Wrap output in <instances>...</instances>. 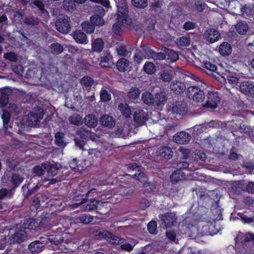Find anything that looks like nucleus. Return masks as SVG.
I'll return each mask as SVG.
<instances>
[{"label": "nucleus", "mask_w": 254, "mask_h": 254, "mask_svg": "<svg viewBox=\"0 0 254 254\" xmlns=\"http://www.w3.org/2000/svg\"><path fill=\"white\" fill-rule=\"evenodd\" d=\"M208 88V84L203 80L190 84L187 88V96L196 103L204 101Z\"/></svg>", "instance_id": "1"}, {"label": "nucleus", "mask_w": 254, "mask_h": 254, "mask_svg": "<svg viewBox=\"0 0 254 254\" xmlns=\"http://www.w3.org/2000/svg\"><path fill=\"white\" fill-rule=\"evenodd\" d=\"M51 230L55 235L50 236L48 238V240L51 244L55 245H59L61 244L63 241L61 234H64L67 230L66 228L63 227L61 224H58V225L53 226Z\"/></svg>", "instance_id": "2"}, {"label": "nucleus", "mask_w": 254, "mask_h": 254, "mask_svg": "<svg viewBox=\"0 0 254 254\" xmlns=\"http://www.w3.org/2000/svg\"><path fill=\"white\" fill-rule=\"evenodd\" d=\"M206 93L207 100L204 104H202V107L208 109H215L220 101L219 94L217 92L208 90H207Z\"/></svg>", "instance_id": "3"}, {"label": "nucleus", "mask_w": 254, "mask_h": 254, "mask_svg": "<svg viewBox=\"0 0 254 254\" xmlns=\"http://www.w3.org/2000/svg\"><path fill=\"white\" fill-rule=\"evenodd\" d=\"M140 168L141 166L136 163H129L127 165L128 172L132 173L134 171H137V173L135 172L134 174L129 175V176H131L133 178L135 179L142 184L145 185L147 182L148 177L143 172L140 170Z\"/></svg>", "instance_id": "4"}, {"label": "nucleus", "mask_w": 254, "mask_h": 254, "mask_svg": "<svg viewBox=\"0 0 254 254\" xmlns=\"http://www.w3.org/2000/svg\"><path fill=\"white\" fill-rule=\"evenodd\" d=\"M247 127L244 125L243 122L241 120H232L229 123L228 125V127L231 130L233 135L236 136L235 137L236 139L241 137V136L237 133L239 132L242 134L243 133H245Z\"/></svg>", "instance_id": "5"}, {"label": "nucleus", "mask_w": 254, "mask_h": 254, "mask_svg": "<svg viewBox=\"0 0 254 254\" xmlns=\"http://www.w3.org/2000/svg\"><path fill=\"white\" fill-rule=\"evenodd\" d=\"M162 224L166 228H170L175 226L177 223V216L174 212H167L160 216Z\"/></svg>", "instance_id": "6"}, {"label": "nucleus", "mask_w": 254, "mask_h": 254, "mask_svg": "<svg viewBox=\"0 0 254 254\" xmlns=\"http://www.w3.org/2000/svg\"><path fill=\"white\" fill-rule=\"evenodd\" d=\"M56 27L60 32L68 33L71 29L70 19L68 17L59 19L56 22Z\"/></svg>", "instance_id": "7"}, {"label": "nucleus", "mask_w": 254, "mask_h": 254, "mask_svg": "<svg viewBox=\"0 0 254 254\" xmlns=\"http://www.w3.org/2000/svg\"><path fill=\"white\" fill-rule=\"evenodd\" d=\"M128 13L127 5L126 4L122 3V6H119L118 8L117 19L118 22L127 24V20L128 19Z\"/></svg>", "instance_id": "8"}, {"label": "nucleus", "mask_w": 254, "mask_h": 254, "mask_svg": "<svg viewBox=\"0 0 254 254\" xmlns=\"http://www.w3.org/2000/svg\"><path fill=\"white\" fill-rule=\"evenodd\" d=\"M90 192V190H88L87 192H83L78 190L73 192L71 195L72 198L73 200L76 202L73 205H75L76 207L82 203H85L86 200H87V197Z\"/></svg>", "instance_id": "9"}, {"label": "nucleus", "mask_w": 254, "mask_h": 254, "mask_svg": "<svg viewBox=\"0 0 254 254\" xmlns=\"http://www.w3.org/2000/svg\"><path fill=\"white\" fill-rule=\"evenodd\" d=\"M190 139V135L188 132L183 131L177 132L173 136V141L181 144L188 143Z\"/></svg>", "instance_id": "10"}, {"label": "nucleus", "mask_w": 254, "mask_h": 254, "mask_svg": "<svg viewBox=\"0 0 254 254\" xmlns=\"http://www.w3.org/2000/svg\"><path fill=\"white\" fill-rule=\"evenodd\" d=\"M240 91L247 95H251L254 91V82L251 81H244L239 85Z\"/></svg>", "instance_id": "11"}, {"label": "nucleus", "mask_w": 254, "mask_h": 254, "mask_svg": "<svg viewBox=\"0 0 254 254\" xmlns=\"http://www.w3.org/2000/svg\"><path fill=\"white\" fill-rule=\"evenodd\" d=\"M10 117L11 115L8 110H4L3 111L1 118L3 122V127L5 130V134L6 135H9L11 133L10 131L7 130L8 128L12 127L11 125L12 123H9Z\"/></svg>", "instance_id": "12"}, {"label": "nucleus", "mask_w": 254, "mask_h": 254, "mask_svg": "<svg viewBox=\"0 0 254 254\" xmlns=\"http://www.w3.org/2000/svg\"><path fill=\"white\" fill-rule=\"evenodd\" d=\"M42 166L47 171L48 176L54 177L56 176L60 170V165L59 163H45Z\"/></svg>", "instance_id": "13"}, {"label": "nucleus", "mask_w": 254, "mask_h": 254, "mask_svg": "<svg viewBox=\"0 0 254 254\" xmlns=\"http://www.w3.org/2000/svg\"><path fill=\"white\" fill-rule=\"evenodd\" d=\"M71 35L78 44H86L88 42L87 35L81 30H76Z\"/></svg>", "instance_id": "14"}, {"label": "nucleus", "mask_w": 254, "mask_h": 254, "mask_svg": "<svg viewBox=\"0 0 254 254\" xmlns=\"http://www.w3.org/2000/svg\"><path fill=\"white\" fill-rule=\"evenodd\" d=\"M133 119L137 124L143 125L148 120V114L142 110H138L134 112Z\"/></svg>", "instance_id": "15"}, {"label": "nucleus", "mask_w": 254, "mask_h": 254, "mask_svg": "<svg viewBox=\"0 0 254 254\" xmlns=\"http://www.w3.org/2000/svg\"><path fill=\"white\" fill-rule=\"evenodd\" d=\"M188 111L187 105L184 102L177 101L173 104L172 111L179 115H185Z\"/></svg>", "instance_id": "16"}, {"label": "nucleus", "mask_w": 254, "mask_h": 254, "mask_svg": "<svg viewBox=\"0 0 254 254\" xmlns=\"http://www.w3.org/2000/svg\"><path fill=\"white\" fill-rule=\"evenodd\" d=\"M172 91L176 94H181L187 91V87L184 82L181 81H173L171 85Z\"/></svg>", "instance_id": "17"}, {"label": "nucleus", "mask_w": 254, "mask_h": 254, "mask_svg": "<svg viewBox=\"0 0 254 254\" xmlns=\"http://www.w3.org/2000/svg\"><path fill=\"white\" fill-rule=\"evenodd\" d=\"M27 233L25 230L20 229L17 231L10 238V241L13 243H20L27 237Z\"/></svg>", "instance_id": "18"}, {"label": "nucleus", "mask_w": 254, "mask_h": 254, "mask_svg": "<svg viewBox=\"0 0 254 254\" xmlns=\"http://www.w3.org/2000/svg\"><path fill=\"white\" fill-rule=\"evenodd\" d=\"M157 153L158 156L167 160L171 158L173 155V152L172 149L170 147L166 146H163L161 148H158Z\"/></svg>", "instance_id": "19"}, {"label": "nucleus", "mask_w": 254, "mask_h": 254, "mask_svg": "<svg viewBox=\"0 0 254 254\" xmlns=\"http://www.w3.org/2000/svg\"><path fill=\"white\" fill-rule=\"evenodd\" d=\"M186 174L181 169H176L170 176V179L173 184L184 180L186 179Z\"/></svg>", "instance_id": "20"}, {"label": "nucleus", "mask_w": 254, "mask_h": 254, "mask_svg": "<svg viewBox=\"0 0 254 254\" xmlns=\"http://www.w3.org/2000/svg\"><path fill=\"white\" fill-rule=\"evenodd\" d=\"M84 121L85 125L92 128L97 126L98 120L95 115L89 114L85 117Z\"/></svg>", "instance_id": "21"}, {"label": "nucleus", "mask_w": 254, "mask_h": 254, "mask_svg": "<svg viewBox=\"0 0 254 254\" xmlns=\"http://www.w3.org/2000/svg\"><path fill=\"white\" fill-rule=\"evenodd\" d=\"M220 37V35L217 30L210 29L207 30L206 40L210 43H213L217 41Z\"/></svg>", "instance_id": "22"}, {"label": "nucleus", "mask_w": 254, "mask_h": 254, "mask_svg": "<svg viewBox=\"0 0 254 254\" xmlns=\"http://www.w3.org/2000/svg\"><path fill=\"white\" fill-rule=\"evenodd\" d=\"M232 51L231 45L228 42H224L222 43L218 49V52L222 56H229Z\"/></svg>", "instance_id": "23"}, {"label": "nucleus", "mask_w": 254, "mask_h": 254, "mask_svg": "<svg viewBox=\"0 0 254 254\" xmlns=\"http://www.w3.org/2000/svg\"><path fill=\"white\" fill-rule=\"evenodd\" d=\"M113 57L110 53L104 52V55L101 58L100 65L103 67H109L111 66Z\"/></svg>", "instance_id": "24"}, {"label": "nucleus", "mask_w": 254, "mask_h": 254, "mask_svg": "<svg viewBox=\"0 0 254 254\" xmlns=\"http://www.w3.org/2000/svg\"><path fill=\"white\" fill-rule=\"evenodd\" d=\"M43 244L39 241H35L31 243L28 246V251L32 254H37L42 251Z\"/></svg>", "instance_id": "25"}, {"label": "nucleus", "mask_w": 254, "mask_h": 254, "mask_svg": "<svg viewBox=\"0 0 254 254\" xmlns=\"http://www.w3.org/2000/svg\"><path fill=\"white\" fill-rule=\"evenodd\" d=\"M7 90V87L0 88V106L1 107H5L8 103L9 94Z\"/></svg>", "instance_id": "26"}, {"label": "nucleus", "mask_w": 254, "mask_h": 254, "mask_svg": "<svg viewBox=\"0 0 254 254\" xmlns=\"http://www.w3.org/2000/svg\"><path fill=\"white\" fill-rule=\"evenodd\" d=\"M129 65V62L128 60L121 58L117 63L116 67L120 72H125L128 70Z\"/></svg>", "instance_id": "27"}, {"label": "nucleus", "mask_w": 254, "mask_h": 254, "mask_svg": "<svg viewBox=\"0 0 254 254\" xmlns=\"http://www.w3.org/2000/svg\"><path fill=\"white\" fill-rule=\"evenodd\" d=\"M164 51L166 52V59L169 63L175 62L178 60L179 55L177 52L165 47H164Z\"/></svg>", "instance_id": "28"}, {"label": "nucleus", "mask_w": 254, "mask_h": 254, "mask_svg": "<svg viewBox=\"0 0 254 254\" xmlns=\"http://www.w3.org/2000/svg\"><path fill=\"white\" fill-rule=\"evenodd\" d=\"M100 122L102 126L108 128H111L115 125L113 117L108 115L102 116L100 119Z\"/></svg>", "instance_id": "29"}, {"label": "nucleus", "mask_w": 254, "mask_h": 254, "mask_svg": "<svg viewBox=\"0 0 254 254\" xmlns=\"http://www.w3.org/2000/svg\"><path fill=\"white\" fill-rule=\"evenodd\" d=\"M38 189V185H36L34 187H31V184H29L27 187L23 186L21 190L24 197L28 198L30 195L37 191Z\"/></svg>", "instance_id": "30"}, {"label": "nucleus", "mask_w": 254, "mask_h": 254, "mask_svg": "<svg viewBox=\"0 0 254 254\" xmlns=\"http://www.w3.org/2000/svg\"><path fill=\"white\" fill-rule=\"evenodd\" d=\"M23 180L24 178L20 175L13 173L10 177V182L13 188H16L20 185Z\"/></svg>", "instance_id": "31"}, {"label": "nucleus", "mask_w": 254, "mask_h": 254, "mask_svg": "<svg viewBox=\"0 0 254 254\" xmlns=\"http://www.w3.org/2000/svg\"><path fill=\"white\" fill-rule=\"evenodd\" d=\"M142 100L143 103L146 105H154L155 97L151 93L148 91H146L142 94Z\"/></svg>", "instance_id": "32"}, {"label": "nucleus", "mask_w": 254, "mask_h": 254, "mask_svg": "<svg viewBox=\"0 0 254 254\" xmlns=\"http://www.w3.org/2000/svg\"><path fill=\"white\" fill-rule=\"evenodd\" d=\"M203 70L208 75H212L213 73L215 72L217 69V67L214 64L211 63L210 62H205L204 64Z\"/></svg>", "instance_id": "33"}, {"label": "nucleus", "mask_w": 254, "mask_h": 254, "mask_svg": "<svg viewBox=\"0 0 254 254\" xmlns=\"http://www.w3.org/2000/svg\"><path fill=\"white\" fill-rule=\"evenodd\" d=\"M55 142L56 145L64 148L66 146V143L64 142V134L61 131L56 132L55 134Z\"/></svg>", "instance_id": "34"}, {"label": "nucleus", "mask_w": 254, "mask_h": 254, "mask_svg": "<svg viewBox=\"0 0 254 254\" xmlns=\"http://www.w3.org/2000/svg\"><path fill=\"white\" fill-rule=\"evenodd\" d=\"M118 109L126 118H130L131 110L128 104L121 103L119 104Z\"/></svg>", "instance_id": "35"}, {"label": "nucleus", "mask_w": 254, "mask_h": 254, "mask_svg": "<svg viewBox=\"0 0 254 254\" xmlns=\"http://www.w3.org/2000/svg\"><path fill=\"white\" fill-rule=\"evenodd\" d=\"M104 42L101 39H96L92 45V49L94 52H101L104 48Z\"/></svg>", "instance_id": "36"}, {"label": "nucleus", "mask_w": 254, "mask_h": 254, "mask_svg": "<svg viewBox=\"0 0 254 254\" xmlns=\"http://www.w3.org/2000/svg\"><path fill=\"white\" fill-rule=\"evenodd\" d=\"M144 72L148 74H153L156 70L155 65L152 62H147L143 67Z\"/></svg>", "instance_id": "37"}, {"label": "nucleus", "mask_w": 254, "mask_h": 254, "mask_svg": "<svg viewBox=\"0 0 254 254\" xmlns=\"http://www.w3.org/2000/svg\"><path fill=\"white\" fill-rule=\"evenodd\" d=\"M86 201L88 202L85 206V209L86 210L92 211L97 209L98 205L100 203L99 200L95 199H91L89 201L88 200Z\"/></svg>", "instance_id": "38"}, {"label": "nucleus", "mask_w": 254, "mask_h": 254, "mask_svg": "<svg viewBox=\"0 0 254 254\" xmlns=\"http://www.w3.org/2000/svg\"><path fill=\"white\" fill-rule=\"evenodd\" d=\"M50 48L51 52L54 55H59L62 53L64 50L63 46L58 43H52L50 45Z\"/></svg>", "instance_id": "39"}, {"label": "nucleus", "mask_w": 254, "mask_h": 254, "mask_svg": "<svg viewBox=\"0 0 254 254\" xmlns=\"http://www.w3.org/2000/svg\"><path fill=\"white\" fill-rule=\"evenodd\" d=\"M82 29L87 33L91 34L94 32L95 30L94 25H93L91 22L85 21L82 22L81 24Z\"/></svg>", "instance_id": "40"}, {"label": "nucleus", "mask_w": 254, "mask_h": 254, "mask_svg": "<svg viewBox=\"0 0 254 254\" xmlns=\"http://www.w3.org/2000/svg\"><path fill=\"white\" fill-rule=\"evenodd\" d=\"M248 24L244 21H240L238 23L236 26L237 32L241 35L245 34L248 30Z\"/></svg>", "instance_id": "41"}, {"label": "nucleus", "mask_w": 254, "mask_h": 254, "mask_svg": "<svg viewBox=\"0 0 254 254\" xmlns=\"http://www.w3.org/2000/svg\"><path fill=\"white\" fill-rule=\"evenodd\" d=\"M140 91L137 87H131L127 93V97L130 100H135L138 98Z\"/></svg>", "instance_id": "42"}, {"label": "nucleus", "mask_w": 254, "mask_h": 254, "mask_svg": "<svg viewBox=\"0 0 254 254\" xmlns=\"http://www.w3.org/2000/svg\"><path fill=\"white\" fill-rule=\"evenodd\" d=\"M90 22L93 24L95 25H103L105 23V21L103 18L99 15H93L90 17Z\"/></svg>", "instance_id": "43"}, {"label": "nucleus", "mask_w": 254, "mask_h": 254, "mask_svg": "<svg viewBox=\"0 0 254 254\" xmlns=\"http://www.w3.org/2000/svg\"><path fill=\"white\" fill-rule=\"evenodd\" d=\"M176 44L179 46L187 47L190 45V39L189 37L183 36L177 39Z\"/></svg>", "instance_id": "44"}, {"label": "nucleus", "mask_w": 254, "mask_h": 254, "mask_svg": "<svg viewBox=\"0 0 254 254\" xmlns=\"http://www.w3.org/2000/svg\"><path fill=\"white\" fill-rule=\"evenodd\" d=\"M167 98L162 94H156L155 97V103L154 106L164 105L166 103Z\"/></svg>", "instance_id": "45"}, {"label": "nucleus", "mask_w": 254, "mask_h": 254, "mask_svg": "<svg viewBox=\"0 0 254 254\" xmlns=\"http://www.w3.org/2000/svg\"><path fill=\"white\" fill-rule=\"evenodd\" d=\"M100 97L101 101L103 102H108L111 100V95L106 89L102 88Z\"/></svg>", "instance_id": "46"}, {"label": "nucleus", "mask_w": 254, "mask_h": 254, "mask_svg": "<svg viewBox=\"0 0 254 254\" xmlns=\"http://www.w3.org/2000/svg\"><path fill=\"white\" fill-rule=\"evenodd\" d=\"M78 219L82 223L88 224L92 222L94 218L92 216L89 214H83L78 217Z\"/></svg>", "instance_id": "47"}, {"label": "nucleus", "mask_w": 254, "mask_h": 254, "mask_svg": "<svg viewBox=\"0 0 254 254\" xmlns=\"http://www.w3.org/2000/svg\"><path fill=\"white\" fill-rule=\"evenodd\" d=\"M3 58L10 62L16 63L18 61V56L14 52H9L5 53L3 55Z\"/></svg>", "instance_id": "48"}, {"label": "nucleus", "mask_w": 254, "mask_h": 254, "mask_svg": "<svg viewBox=\"0 0 254 254\" xmlns=\"http://www.w3.org/2000/svg\"><path fill=\"white\" fill-rule=\"evenodd\" d=\"M125 240L123 238H119L114 235L111 232V236H109V238L107 239V241L116 245L121 244L124 242Z\"/></svg>", "instance_id": "49"}, {"label": "nucleus", "mask_w": 254, "mask_h": 254, "mask_svg": "<svg viewBox=\"0 0 254 254\" xmlns=\"http://www.w3.org/2000/svg\"><path fill=\"white\" fill-rule=\"evenodd\" d=\"M94 82L93 79L89 76H84L80 80V83L85 87H91Z\"/></svg>", "instance_id": "50"}, {"label": "nucleus", "mask_w": 254, "mask_h": 254, "mask_svg": "<svg viewBox=\"0 0 254 254\" xmlns=\"http://www.w3.org/2000/svg\"><path fill=\"white\" fill-rule=\"evenodd\" d=\"M23 22L24 24L29 26L36 25L39 23L38 19L33 17H25Z\"/></svg>", "instance_id": "51"}, {"label": "nucleus", "mask_w": 254, "mask_h": 254, "mask_svg": "<svg viewBox=\"0 0 254 254\" xmlns=\"http://www.w3.org/2000/svg\"><path fill=\"white\" fill-rule=\"evenodd\" d=\"M131 3L137 8H143L147 6V0H132Z\"/></svg>", "instance_id": "52"}, {"label": "nucleus", "mask_w": 254, "mask_h": 254, "mask_svg": "<svg viewBox=\"0 0 254 254\" xmlns=\"http://www.w3.org/2000/svg\"><path fill=\"white\" fill-rule=\"evenodd\" d=\"M42 197V195L37 194L34 195L32 198V203L33 206L35 207L36 210L40 207V201Z\"/></svg>", "instance_id": "53"}, {"label": "nucleus", "mask_w": 254, "mask_h": 254, "mask_svg": "<svg viewBox=\"0 0 254 254\" xmlns=\"http://www.w3.org/2000/svg\"><path fill=\"white\" fill-rule=\"evenodd\" d=\"M90 132L83 128H81L77 131V134L82 139H86L88 138Z\"/></svg>", "instance_id": "54"}, {"label": "nucleus", "mask_w": 254, "mask_h": 254, "mask_svg": "<svg viewBox=\"0 0 254 254\" xmlns=\"http://www.w3.org/2000/svg\"><path fill=\"white\" fill-rule=\"evenodd\" d=\"M34 223L35 220L33 218H29L25 220L23 225L25 229L32 230L35 226Z\"/></svg>", "instance_id": "55"}, {"label": "nucleus", "mask_w": 254, "mask_h": 254, "mask_svg": "<svg viewBox=\"0 0 254 254\" xmlns=\"http://www.w3.org/2000/svg\"><path fill=\"white\" fill-rule=\"evenodd\" d=\"M157 228V223L155 221H150L147 225V229L149 232L151 234L156 233Z\"/></svg>", "instance_id": "56"}, {"label": "nucleus", "mask_w": 254, "mask_h": 254, "mask_svg": "<svg viewBox=\"0 0 254 254\" xmlns=\"http://www.w3.org/2000/svg\"><path fill=\"white\" fill-rule=\"evenodd\" d=\"M160 78L164 82H170L172 79V75L168 71H163L160 74Z\"/></svg>", "instance_id": "57"}, {"label": "nucleus", "mask_w": 254, "mask_h": 254, "mask_svg": "<svg viewBox=\"0 0 254 254\" xmlns=\"http://www.w3.org/2000/svg\"><path fill=\"white\" fill-rule=\"evenodd\" d=\"M96 235L100 238L105 239L107 240L109 236H111V232L108 230L97 231Z\"/></svg>", "instance_id": "58"}, {"label": "nucleus", "mask_w": 254, "mask_h": 254, "mask_svg": "<svg viewBox=\"0 0 254 254\" xmlns=\"http://www.w3.org/2000/svg\"><path fill=\"white\" fill-rule=\"evenodd\" d=\"M117 51L119 55L122 57H127L128 52L125 46H121L117 48Z\"/></svg>", "instance_id": "59"}, {"label": "nucleus", "mask_w": 254, "mask_h": 254, "mask_svg": "<svg viewBox=\"0 0 254 254\" xmlns=\"http://www.w3.org/2000/svg\"><path fill=\"white\" fill-rule=\"evenodd\" d=\"M245 134H247L251 139L252 142L254 144V127H247Z\"/></svg>", "instance_id": "60"}, {"label": "nucleus", "mask_w": 254, "mask_h": 254, "mask_svg": "<svg viewBox=\"0 0 254 254\" xmlns=\"http://www.w3.org/2000/svg\"><path fill=\"white\" fill-rule=\"evenodd\" d=\"M69 121L71 124L75 125H80L81 124V118L79 115L74 116H70L69 117Z\"/></svg>", "instance_id": "61"}, {"label": "nucleus", "mask_w": 254, "mask_h": 254, "mask_svg": "<svg viewBox=\"0 0 254 254\" xmlns=\"http://www.w3.org/2000/svg\"><path fill=\"white\" fill-rule=\"evenodd\" d=\"M33 173L38 176H42L44 174V170L42 167L36 165L34 167L33 169Z\"/></svg>", "instance_id": "62"}, {"label": "nucleus", "mask_w": 254, "mask_h": 254, "mask_svg": "<svg viewBox=\"0 0 254 254\" xmlns=\"http://www.w3.org/2000/svg\"><path fill=\"white\" fill-rule=\"evenodd\" d=\"M195 26V24L194 22L190 21H188L185 22V23L184 24L183 28L185 29L186 30L188 31L194 29Z\"/></svg>", "instance_id": "63"}, {"label": "nucleus", "mask_w": 254, "mask_h": 254, "mask_svg": "<svg viewBox=\"0 0 254 254\" xmlns=\"http://www.w3.org/2000/svg\"><path fill=\"white\" fill-rule=\"evenodd\" d=\"M166 237L172 242H175L176 239V233L174 231H167L166 233Z\"/></svg>", "instance_id": "64"}]
</instances>
